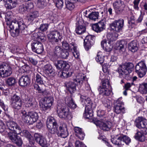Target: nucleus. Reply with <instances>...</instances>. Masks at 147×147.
Wrapping results in <instances>:
<instances>
[{"label":"nucleus","instance_id":"obj_40","mask_svg":"<svg viewBox=\"0 0 147 147\" xmlns=\"http://www.w3.org/2000/svg\"><path fill=\"white\" fill-rule=\"evenodd\" d=\"M34 88L38 91L39 93H42L43 94L46 95L47 92L46 90H43L37 84H34Z\"/></svg>","mask_w":147,"mask_h":147},{"label":"nucleus","instance_id":"obj_34","mask_svg":"<svg viewBox=\"0 0 147 147\" xmlns=\"http://www.w3.org/2000/svg\"><path fill=\"white\" fill-rule=\"evenodd\" d=\"M86 76L84 74L81 73L79 74L76 76V78L74 79V81L81 84H82Z\"/></svg>","mask_w":147,"mask_h":147},{"label":"nucleus","instance_id":"obj_27","mask_svg":"<svg viewBox=\"0 0 147 147\" xmlns=\"http://www.w3.org/2000/svg\"><path fill=\"white\" fill-rule=\"evenodd\" d=\"M4 1L6 2L5 4V7L9 9L15 7L18 3L17 0H4Z\"/></svg>","mask_w":147,"mask_h":147},{"label":"nucleus","instance_id":"obj_52","mask_svg":"<svg viewBox=\"0 0 147 147\" xmlns=\"http://www.w3.org/2000/svg\"><path fill=\"white\" fill-rule=\"evenodd\" d=\"M22 119L24 122H26L28 120L27 115V111L24 110H22Z\"/></svg>","mask_w":147,"mask_h":147},{"label":"nucleus","instance_id":"obj_47","mask_svg":"<svg viewBox=\"0 0 147 147\" xmlns=\"http://www.w3.org/2000/svg\"><path fill=\"white\" fill-rule=\"evenodd\" d=\"M57 7L59 9H61L63 6V0H55Z\"/></svg>","mask_w":147,"mask_h":147},{"label":"nucleus","instance_id":"obj_10","mask_svg":"<svg viewBox=\"0 0 147 147\" xmlns=\"http://www.w3.org/2000/svg\"><path fill=\"white\" fill-rule=\"evenodd\" d=\"M106 22V20L103 19L97 23L93 24L92 26V29L97 32H99L105 29Z\"/></svg>","mask_w":147,"mask_h":147},{"label":"nucleus","instance_id":"obj_23","mask_svg":"<svg viewBox=\"0 0 147 147\" xmlns=\"http://www.w3.org/2000/svg\"><path fill=\"white\" fill-rule=\"evenodd\" d=\"M65 85L67 89L72 94L76 91V85L72 82H66L65 83Z\"/></svg>","mask_w":147,"mask_h":147},{"label":"nucleus","instance_id":"obj_21","mask_svg":"<svg viewBox=\"0 0 147 147\" xmlns=\"http://www.w3.org/2000/svg\"><path fill=\"white\" fill-rule=\"evenodd\" d=\"M86 29V27L84 26L83 22L81 20L78 21V25L75 30L76 33L78 34H81L85 32Z\"/></svg>","mask_w":147,"mask_h":147},{"label":"nucleus","instance_id":"obj_18","mask_svg":"<svg viewBox=\"0 0 147 147\" xmlns=\"http://www.w3.org/2000/svg\"><path fill=\"white\" fill-rule=\"evenodd\" d=\"M48 37L51 41L55 42H58V39L61 40L62 38L60 33L56 30L51 32L48 35Z\"/></svg>","mask_w":147,"mask_h":147},{"label":"nucleus","instance_id":"obj_37","mask_svg":"<svg viewBox=\"0 0 147 147\" xmlns=\"http://www.w3.org/2000/svg\"><path fill=\"white\" fill-rule=\"evenodd\" d=\"M139 90L140 92L143 94L147 93V83H143L140 85Z\"/></svg>","mask_w":147,"mask_h":147},{"label":"nucleus","instance_id":"obj_61","mask_svg":"<svg viewBox=\"0 0 147 147\" xmlns=\"http://www.w3.org/2000/svg\"><path fill=\"white\" fill-rule=\"evenodd\" d=\"M0 106L5 111H7L8 106L7 105L4 104L3 101L0 100Z\"/></svg>","mask_w":147,"mask_h":147},{"label":"nucleus","instance_id":"obj_58","mask_svg":"<svg viewBox=\"0 0 147 147\" xmlns=\"http://www.w3.org/2000/svg\"><path fill=\"white\" fill-rule=\"evenodd\" d=\"M48 24H47L41 25L39 29L42 32L46 31L48 29Z\"/></svg>","mask_w":147,"mask_h":147},{"label":"nucleus","instance_id":"obj_11","mask_svg":"<svg viewBox=\"0 0 147 147\" xmlns=\"http://www.w3.org/2000/svg\"><path fill=\"white\" fill-rule=\"evenodd\" d=\"M31 46L32 51L38 54L42 53L44 51L42 44L38 41L34 40Z\"/></svg>","mask_w":147,"mask_h":147},{"label":"nucleus","instance_id":"obj_5","mask_svg":"<svg viewBox=\"0 0 147 147\" xmlns=\"http://www.w3.org/2000/svg\"><path fill=\"white\" fill-rule=\"evenodd\" d=\"M57 109V113L60 118L66 119L70 116L69 109L68 107L64 106H58Z\"/></svg>","mask_w":147,"mask_h":147},{"label":"nucleus","instance_id":"obj_45","mask_svg":"<svg viewBox=\"0 0 147 147\" xmlns=\"http://www.w3.org/2000/svg\"><path fill=\"white\" fill-rule=\"evenodd\" d=\"M11 105L14 108L19 110L22 107V102H12Z\"/></svg>","mask_w":147,"mask_h":147},{"label":"nucleus","instance_id":"obj_31","mask_svg":"<svg viewBox=\"0 0 147 147\" xmlns=\"http://www.w3.org/2000/svg\"><path fill=\"white\" fill-rule=\"evenodd\" d=\"M82 103L83 105H84L86 106L85 109L92 108V103L89 98H84Z\"/></svg>","mask_w":147,"mask_h":147},{"label":"nucleus","instance_id":"obj_14","mask_svg":"<svg viewBox=\"0 0 147 147\" xmlns=\"http://www.w3.org/2000/svg\"><path fill=\"white\" fill-rule=\"evenodd\" d=\"M114 111L117 114H119L121 113H124V107L123 102L118 99L114 103Z\"/></svg>","mask_w":147,"mask_h":147},{"label":"nucleus","instance_id":"obj_30","mask_svg":"<svg viewBox=\"0 0 147 147\" xmlns=\"http://www.w3.org/2000/svg\"><path fill=\"white\" fill-rule=\"evenodd\" d=\"M138 45L137 41H133L131 42L128 45L129 49L133 52L136 51L138 49Z\"/></svg>","mask_w":147,"mask_h":147},{"label":"nucleus","instance_id":"obj_59","mask_svg":"<svg viewBox=\"0 0 147 147\" xmlns=\"http://www.w3.org/2000/svg\"><path fill=\"white\" fill-rule=\"evenodd\" d=\"M45 2L42 0H38L37 3L38 6L40 8H43L45 6Z\"/></svg>","mask_w":147,"mask_h":147},{"label":"nucleus","instance_id":"obj_48","mask_svg":"<svg viewBox=\"0 0 147 147\" xmlns=\"http://www.w3.org/2000/svg\"><path fill=\"white\" fill-rule=\"evenodd\" d=\"M102 84L100 86L109 88L110 86V83L108 80L105 79L102 80L101 82Z\"/></svg>","mask_w":147,"mask_h":147},{"label":"nucleus","instance_id":"obj_8","mask_svg":"<svg viewBox=\"0 0 147 147\" xmlns=\"http://www.w3.org/2000/svg\"><path fill=\"white\" fill-rule=\"evenodd\" d=\"M12 73L11 69L8 65L4 64L0 65V76L2 78L6 77Z\"/></svg>","mask_w":147,"mask_h":147},{"label":"nucleus","instance_id":"obj_53","mask_svg":"<svg viewBox=\"0 0 147 147\" xmlns=\"http://www.w3.org/2000/svg\"><path fill=\"white\" fill-rule=\"evenodd\" d=\"M12 102H22L20 97L14 94L11 98Z\"/></svg>","mask_w":147,"mask_h":147},{"label":"nucleus","instance_id":"obj_15","mask_svg":"<svg viewBox=\"0 0 147 147\" xmlns=\"http://www.w3.org/2000/svg\"><path fill=\"white\" fill-rule=\"evenodd\" d=\"M94 37L93 36L90 35L86 36L84 41V46L85 49L88 51L94 43Z\"/></svg>","mask_w":147,"mask_h":147},{"label":"nucleus","instance_id":"obj_62","mask_svg":"<svg viewBox=\"0 0 147 147\" xmlns=\"http://www.w3.org/2000/svg\"><path fill=\"white\" fill-rule=\"evenodd\" d=\"M62 46L65 50H67L69 49V46L68 43L66 41H63L62 42Z\"/></svg>","mask_w":147,"mask_h":147},{"label":"nucleus","instance_id":"obj_24","mask_svg":"<svg viewBox=\"0 0 147 147\" xmlns=\"http://www.w3.org/2000/svg\"><path fill=\"white\" fill-rule=\"evenodd\" d=\"M74 130L75 136L80 139L83 140L84 138L85 135L82 129L78 127H75Z\"/></svg>","mask_w":147,"mask_h":147},{"label":"nucleus","instance_id":"obj_57","mask_svg":"<svg viewBox=\"0 0 147 147\" xmlns=\"http://www.w3.org/2000/svg\"><path fill=\"white\" fill-rule=\"evenodd\" d=\"M28 9V7L26 5H22L20 6L19 8L20 12L22 13H23L26 11Z\"/></svg>","mask_w":147,"mask_h":147},{"label":"nucleus","instance_id":"obj_2","mask_svg":"<svg viewBox=\"0 0 147 147\" xmlns=\"http://www.w3.org/2000/svg\"><path fill=\"white\" fill-rule=\"evenodd\" d=\"M134 67L133 64L130 62L126 63L124 65H120L117 69L119 74V77L123 78L125 75L131 72Z\"/></svg>","mask_w":147,"mask_h":147},{"label":"nucleus","instance_id":"obj_7","mask_svg":"<svg viewBox=\"0 0 147 147\" xmlns=\"http://www.w3.org/2000/svg\"><path fill=\"white\" fill-rule=\"evenodd\" d=\"M124 24V20L123 19H120L115 20L110 24L109 26L111 30L119 32L122 30Z\"/></svg>","mask_w":147,"mask_h":147},{"label":"nucleus","instance_id":"obj_41","mask_svg":"<svg viewBox=\"0 0 147 147\" xmlns=\"http://www.w3.org/2000/svg\"><path fill=\"white\" fill-rule=\"evenodd\" d=\"M121 138L122 139V142L124 144V143H125L127 144H128L131 142L130 139L126 135H123L121 134Z\"/></svg>","mask_w":147,"mask_h":147},{"label":"nucleus","instance_id":"obj_51","mask_svg":"<svg viewBox=\"0 0 147 147\" xmlns=\"http://www.w3.org/2000/svg\"><path fill=\"white\" fill-rule=\"evenodd\" d=\"M74 3H72L70 1H67L66 3L67 8L69 10H72L74 7Z\"/></svg>","mask_w":147,"mask_h":147},{"label":"nucleus","instance_id":"obj_3","mask_svg":"<svg viewBox=\"0 0 147 147\" xmlns=\"http://www.w3.org/2000/svg\"><path fill=\"white\" fill-rule=\"evenodd\" d=\"M106 120L105 117L103 119H100L99 120L95 119L94 121V123L100 129L104 131H108L111 127L112 123L109 121L105 122Z\"/></svg>","mask_w":147,"mask_h":147},{"label":"nucleus","instance_id":"obj_63","mask_svg":"<svg viewBox=\"0 0 147 147\" xmlns=\"http://www.w3.org/2000/svg\"><path fill=\"white\" fill-rule=\"evenodd\" d=\"M63 64L62 70H68L70 67L69 65L67 62L64 61Z\"/></svg>","mask_w":147,"mask_h":147},{"label":"nucleus","instance_id":"obj_39","mask_svg":"<svg viewBox=\"0 0 147 147\" xmlns=\"http://www.w3.org/2000/svg\"><path fill=\"white\" fill-rule=\"evenodd\" d=\"M98 12H93L88 15V17L90 20L95 21L98 18Z\"/></svg>","mask_w":147,"mask_h":147},{"label":"nucleus","instance_id":"obj_55","mask_svg":"<svg viewBox=\"0 0 147 147\" xmlns=\"http://www.w3.org/2000/svg\"><path fill=\"white\" fill-rule=\"evenodd\" d=\"M36 82L39 84H43V80L42 79L41 76L38 74L36 75Z\"/></svg>","mask_w":147,"mask_h":147},{"label":"nucleus","instance_id":"obj_60","mask_svg":"<svg viewBox=\"0 0 147 147\" xmlns=\"http://www.w3.org/2000/svg\"><path fill=\"white\" fill-rule=\"evenodd\" d=\"M76 147H86V146L82 142L79 140H77L75 142Z\"/></svg>","mask_w":147,"mask_h":147},{"label":"nucleus","instance_id":"obj_19","mask_svg":"<svg viewBox=\"0 0 147 147\" xmlns=\"http://www.w3.org/2000/svg\"><path fill=\"white\" fill-rule=\"evenodd\" d=\"M135 122L136 127L139 129L144 128L147 125V120L142 117L137 118Z\"/></svg>","mask_w":147,"mask_h":147},{"label":"nucleus","instance_id":"obj_54","mask_svg":"<svg viewBox=\"0 0 147 147\" xmlns=\"http://www.w3.org/2000/svg\"><path fill=\"white\" fill-rule=\"evenodd\" d=\"M117 49L119 50L120 52L124 50V45L121 42H118L117 43Z\"/></svg>","mask_w":147,"mask_h":147},{"label":"nucleus","instance_id":"obj_25","mask_svg":"<svg viewBox=\"0 0 147 147\" xmlns=\"http://www.w3.org/2000/svg\"><path fill=\"white\" fill-rule=\"evenodd\" d=\"M65 103L70 108L74 109L76 107V105L74 101L73 100L70 96H67L65 98Z\"/></svg>","mask_w":147,"mask_h":147},{"label":"nucleus","instance_id":"obj_12","mask_svg":"<svg viewBox=\"0 0 147 147\" xmlns=\"http://www.w3.org/2000/svg\"><path fill=\"white\" fill-rule=\"evenodd\" d=\"M113 5L115 13L117 14L121 13L124 10L125 6L124 2L121 0L115 1Z\"/></svg>","mask_w":147,"mask_h":147},{"label":"nucleus","instance_id":"obj_35","mask_svg":"<svg viewBox=\"0 0 147 147\" xmlns=\"http://www.w3.org/2000/svg\"><path fill=\"white\" fill-rule=\"evenodd\" d=\"M28 76H23L20 79L19 81V85L22 86H27L28 83Z\"/></svg>","mask_w":147,"mask_h":147},{"label":"nucleus","instance_id":"obj_43","mask_svg":"<svg viewBox=\"0 0 147 147\" xmlns=\"http://www.w3.org/2000/svg\"><path fill=\"white\" fill-rule=\"evenodd\" d=\"M16 82V80L15 78L13 77H9L6 81L7 84L10 86H13Z\"/></svg>","mask_w":147,"mask_h":147},{"label":"nucleus","instance_id":"obj_49","mask_svg":"<svg viewBox=\"0 0 147 147\" xmlns=\"http://www.w3.org/2000/svg\"><path fill=\"white\" fill-rule=\"evenodd\" d=\"M102 103L105 107L107 108V111H110L111 106L109 101L106 99H104L103 100Z\"/></svg>","mask_w":147,"mask_h":147},{"label":"nucleus","instance_id":"obj_64","mask_svg":"<svg viewBox=\"0 0 147 147\" xmlns=\"http://www.w3.org/2000/svg\"><path fill=\"white\" fill-rule=\"evenodd\" d=\"M5 127V124L2 120H0V133L4 131Z\"/></svg>","mask_w":147,"mask_h":147},{"label":"nucleus","instance_id":"obj_20","mask_svg":"<svg viewBox=\"0 0 147 147\" xmlns=\"http://www.w3.org/2000/svg\"><path fill=\"white\" fill-rule=\"evenodd\" d=\"M121 134H115L113 137L112 138L111 140L112 143L119 147H121L123 145L121 138Z\"/></svg>","mask_w":147,"mask_h":147},{"label":"nucleus","instance_id":"obj_16","mask_svg":"<svg viewBox=\"0 0 147 147\" xmlns=\"http://www.w3.org/2000/svg\"><path fill=\"white\" fill-rule=\"evenodd\" d=\"M14 24L15 25H17L19 28V29L16 28L15 30V36L18 35L20 32L23 33V34H27V30H26V33L25 32V31L24 30L26 26L22 20L19 22H17V23H14Z\"/></svg>","mask_w":147,"mask_h":147},{"label":"nucleus","instance_id":"obj_29","mask_svg":"<svg viewBox=\"0 0 147 147\" xmlns=\"http://www.w3.org/2000/svg\"><path fill=\"white\" fill-rule=\"evenodd\" d=\"M134 137L136 140L140 142H144L146 140V138L144 134L139 131H137Z\"/></svg>","mask_w":147,"mask_h":147},{"label":"nucleus","instance_id":"obj_36","mask_svg":"<svg viewBox=\"0 0 147 147\" xmlns=\"http://www.w3.org/2000/svg\"><path fill=\"white\" fill-rule=\"evenodd\" d=\"M44 69L45 73L48 75L54 73L52 67L50 64L45 65L44 67Z\"/></svg>","mask_w":147,"mask_h":147},{"label":"nucleus","instance_id":"obj_17","mask_svg":"<svg viewBox=\"0 0 147 147\" xmlns=\"http://www.w3.org/2000/svg\"><path fill=\"white\" fill-rule=\"evenodd\" d=\"M17 134L13 132H9L8 134V137L13 142L18 146H20L22 145V142L20 138L17 135Z\"/></svg>","mask_w":147,"mask_h":147},{"label":"nucleus","instance_id":"obj_46","mask_svg":"<svg viewBox=\"0 0 147 147\" xmlns=\"http://www.w3.org/2000/svg\"><path fill=\"white\" fill-rule=\"evenodd\" d=\"M69 55V53L67 50L63 49L59 55V57L63 59H66L68 57Z\"/></svg>","mask_w":147,"mask_h":147},{"label":"nucleus","instance_id":"obj_56","mask_svg":"<svg viewBox=\"0 0 147 147\" xmlns=\"http://www.w3.org/2000/svg\"><path fill=\"white\" fill-rule=\"evenodd\" d=\"M67 70H63V71L62 72L61 74L60 75L61 77L66 78L70 76L69 72Z\"/></svg>","mask_w":147,"mask_h":147},{"label":"nucleus","instance_id":"obj_33","mask_svg":"<svg viewBox=\"0 0 147 147\" xmlns=\"http://www.w3.org/2000/svg\"><path fill=\"white\" fill-rule=\"evenodd\" d=\"M93 112L92 109H85V111L84 113L83 116L85 118L91 119L93 116Z\"/></svg>","mask_w":147,"mask_h":147},{"label":"nucleus","instance_id":"obj_6","mask_svg":"<svg viewBox=\"0 0 147 147\" xmlns=\"http://www.w3.org/2000/svg\"><path fill=\"white\" fill-rule=\"evenodd\" d=\"M53 101V98L52 96L45 97L42 99V101L40 104L41 108L44 111L49 109L52 106Z\"/></svg>","mask_w":147,"mask_h":147},{"label":"nucleus","instance_id":"obj_26","mask_svg":"<svg viewBox=\"0 0 147 147\" xmlns=\"http://www.w3.org/2000/svg\"><path fill=\"white\" fill-rule=\"evenodd\" d=\"M99 93L104 96H108L111 92V91L109 88L99 86L98 88Z\"/></svg>","mask_w":147,"mask_h":147},{"label":"nucleus","instance_id":"obj_42","mask_svg":"<svg viewBox=\"0 0 147 147\" xmlns=\"http://www.w3.org/2000/svg\"><path fill=\"white\" fill-rule=\"evenodd\" d=\"M64 61L62 60H58L56 62L55 65L57 68L60 71L61 70L63 65Z\"/></svg>","mask_w":147,"mask_h":147},{"label":"nucleus","instance_id":"obj_44","mask_svg":"<svg viewBox=\"0 0 147 147\" xmlns=\"http://www.w3.org/2000/svg\"><path fill=\"white\" fill-rule=\"evenodd\" d=\"M104 56L101 55L100 53H98L95 59L96 61L100 64L102 63L104 61Z\"/></svg>","mask_w":147,"mask_h":147},{"label":"nucleus","instance_id":"obj_28","mask_svg":"<svg viewBox=\"0 0 147 147\" xmlns=\"http://www.w3.org/2000/svg\"><path fill=\"white\" fill-rule=\"evenodd\" d=\"M134 137L136 140L140 142H144L146 140V138L144 134L139 131H137Z\"/></svg>","mask_w":147,"mask_h":147},{"label":"nucleus","instance_id":"obj_32","mask_svg":"<svg viewBox=\"0 0 147 147\" xmlns=\"http://www.w3.org/2000/svg\"><path fill=\"white\" fill-rule=\"evenodd\" d=\"M63 49L60 46H57L55 47L53 51V56L55 57L56 59L59 57V55Z\"/></svg>","mask_w":147,"mask_h":147},{"label":"nucleus","instance_id":"obj_9","mask_svg":"<svg viewBox=\"0 0 147 147\" xmlns=\"http://www.w3.org/2000/svg\"><path fill=\"white\" fill-rule=\"evenodd\" d=\"M6 124L7 127L9 129L13 131V133L19 134L21 133L22 130L20 127L13 121H7Z\"/></svg>","mask_w":147,"mask_h":147},{"label":"nucleus","instance_id":"obj_13","mask_svg":"<svg viewBox=\"0 0 147 147\" xmlns=\"http://www.w3.org/2000/svg\"><path fill=\"white\" fill-rule=\"evenodd\" d=\"M34 137L36 142L42 147H48V144L45 138L40 134L35 133Z\"/></svg>","mask_w":147,"mask_h":147},{"label":"nucleus","instance_id":"obj_4","mask_svg":"<svg viewBox=\"0 0 147 147\" xmlns=\"http://www.w3.org/2000/svg\"><path fill=\"white\" fill-rule=\"evenodd\" d=\"M147 68L145 62L141 61L136 65L135 72L138 75L139 77L141 78L145 75L147 71Z\"/></svg>","mask_w":147,"mask_h":147},{"label":"nucleus","instance_id":"obj_38","mask_svg":"<svg viewBox=\"0 0 147 147\" xmlns=\"http://www.w3.org/2000/svg\"><path fill=\"white\" fill-rule=\"evenodd\" d=\"M108 39L109 40L107 41V42L106 43L105 49L107 51L109 52L111 51L112 48L111 42L113 41V39L111 38Z\"/></svg>","mask_w":147,"mask_h":147},{"label":"nucleus","instance_id":"obj_50","mask_svg":"<svg viewBox=\"0 0 147 147\" xmlns=\"http://www.w3.org/2000/svg\"><path fill=\"white\" fill-rule=\"evenodd\" d=\"M47 19H49L51 21H53L55 18V16L52 11H49L46 15Z\"/></svg>","mask_w":147,"mask_h":147},{"label":"nucleus","instance_id":"obj_1","mask_svg":"<svg viewBox=\"0 0 147 147\" xmlns=\"http://www.w3.org/2000/svg\"><path fill=\"white\" fill-rule=\"evenodd\" d=\"M47 125L49 132L52 134L56 133L58 136L63 138H66L68 135L66 124L64 123L61 124L58 130L57 123L52 117H49L47 119Z\"/></svg>","mask_w":147,"mask_h":147},{"label":"nucleus","instance_id":"obj_22","mask_svg":"<svg viewBox=\"0 0 147 147\" xmlns=\"http://www.w3.org/2000/svg\"><path fill=\"white\" fill-rule=\"evenodd\" d=\"M28 123L30 124H32L36 122L38 118L37 113L34 112H30L28 113Z\"/></svg>","mask_w":147,"mask_h":147}]
</instances>
